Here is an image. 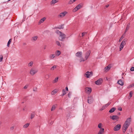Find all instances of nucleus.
Wrapping results in <instances>:
<instances>
[{"label":"nucleus","mask_w":134,"mask_h":134,"mask_svg":"<svg viewBox=\"0 0 134 134\" xmlns=\"http://www.w3.org/2000/svg\"><path fill=\"white\" fill-rule=\"evenodd\" d=\"M38 71V70L35 68H32L30 70V74L31 75L33 76Z\"/></svg>","instance_id":"1"},{"label":"nucleus","mask_w":134,"mask_h":134,"mask_svg":"<svg viewBox=\"0 0 134 134\" xmlns=\"http://www.w3.org/2000/svg\"><path fill=\"white\" fill-rule=\"evenodd\" d=\"M126 39H124L121 43L119 47L120 51H121L123 48L124 46L126 44Z\"/></svg>","instance_id":"2"},{"label":"nucleus","mask_w":134,"mask_h":134,"mask_svg":"<svg viewBox=\"0 0 134 134\" xmlns=\"http://www.w3.org/2000/svg\"><path fill=\"white\" fill-rule=\"evenodd\" d=\"M82 7V4H79L73 9L72 11L74 12H75L78 10L80 9Z\"/></svg>","instance_id":"3"},{"label":"nucleus","mask_w":134,"mask_h":134,"mask_svg":"<svg viewBox=\"0 0 134 134\" xmlns=\"http://www.w3.org/2000/svg\"><path fill=\"white\" fill-rule=\"evenodd\" d=\"M60 37L59 39L60 40L63 41L64 39L66 37V35L64 33H62L59 35Z\"/></svg>","instance_id":"4"},{"label":"nucleus","mask_w":134,"mask_h":134,"mask_svg":"<svg viewBox=\"0 0 134 134\" xmlns=\"http://www.w3.org/2000/svg\"><path fill=\"white\" fill-rule=\"evenodd\" d=\"M130 125L124 123L122 127L123 132L124 133Z\"/></svg>","instance_id":"5"},{"label":"nucleus","mask_w":134,"mask_h":134,"mask_svg":"<svg viewBox=\"0 0 134 134\" xmlns=\"http://www.w3.org/2000/svg\"><path fill=\"white\" fill-rule=\"evenodd\" d=\"M85 91L86 93L89 94L91 93L92 91L91 88L90 87H86L85 88Z\"/></svg>","instance_id":"6"},{"label":"nucleus","mask_w":134,"mask_h":134,"mask_svg":"<svg viewBox=\"0 0 134 134\" xmlns=\"http://www.w3.org/2000/svg\"><path fill=\"white\" fill-rule=\"evenodd\" d=\"M121 125L120 124H118L115 126L113 130L115 131H118L120 129Z\"/></svg>","instance_id":"7"},{"label":"nucleus","mask_w":134,"mask_h":134,"mask_svg":"<svg viewBox=\"0 0 134 134\" xmlns=\"http://www.w3.org/2000/svg\"><path fill=\"white\" fill-rule=\"evenodd\" d=\"M93 97L91 96L88 97V102L90 104H91L93 102Z\"/></svg>","instance_id":"8"},{"label":"nucleus","mask_w":134,"mask_h":134,"mask_svg":"<svg viewBox=\"0 0 134 134\" xmlns=\"http://www.w3.org/2000/svg\"><path fill=\"white\" fill-rule=\"evenodd\" d=\"M103 80L102 79L100 78L97 81H95V83L96 84L99 85L101 84Z\"/></svg>","instance_id":"9"},{"label":"nucleus","mask_w":134,"mask_h":134,"mask_svg":"<svg viewBox=\"0 0 134 134\" xmlns=\"http://www.w3.org/2000/svg\"><path fill=\"white\" fill-rule=\"evenodd\" d=\"M85 74L86 75V77L89 78V77L92 76L93 72H89L87 71L86 72Z\"/></svg>","instance_id":"10"},{"label":"nucleus","mask_w":134,"mask_h":134,"mask_svg":"<svg viewBox=\"0 0 134 134\" xmlns=\"http://www.w3.org/2000/svg\"><path fill=\"white\" fill-rule=\"evenodd\" d=\"M131 121V118H128L127 119L125 123V124H127L130 125V124Z\"/></svg>","instance_id":"11"},{"label":"nucleus","mask_w":134,"mask_h":134,"mask_svg":"<svg viewBox=\"0 0 134 134\" xmlns=\"http://www.w3.org/2000/svg\"><path fill=\"white\" fill-rule=\"evenodd\" d=\"M91 53V51H88L85 54V60L87 59L88 57L90 56V54Z\"/></svg>","instance_id":"12"},{"label":"nucleus","mask_w":134,"mask_h":134,"mask_svg":"<svg viewBox=\"0 0 134 134\" xmlns=\"http://www.w3.org/2000/svg\"><path fill=\"white\" fill-rule=\"evenodd\" d=\"M110 118L113 120H117L119 119V117L117 115H114L112 116H110Z\"/></svg>","instance_id":"13"},{"label":"nucleus","mask_w":134,"mask_h":134,"mask_svg":"<svg viewBox=\"0 0 134 134\" xmlns=\"http://www.w3.org/2000/svg\"><path fill=\"white\" fill-rule=\"evenodd\" d=\"M76 56L79 57L81 58L82 57V53L81 52H77L76 54Z\"/></svg>","instance_id":"14"},{"label":"nucleus","mask_w":134,"mask_h":134,"mask_svg":"<svg viewBox=\"0 0 134 134\" xmlns=\"http://www.w3.org/2000/svg\"><path fill=\"white\" fill-rule=\"evenodd\" d=\"M67 12L66 11H65L61 13L59 15V16L60 17L62 18L64 17L67 14Z\"/></svg>","instance_id":"15"},{"label":"nucleus","mask_w":134,"mask_h":134,"mask_svg":"<svg viewBox=\"0 0 134 134\" xmlns=\"http://www.w3.org/2000/svg\"><path fill=\"white\" fill-rule=\"evenodd\" d=\"M46 18L45 17H43L39 21V23L41 24V23H43L46 20Z\"/></svg>","instance_id":"16"},{"label":"nucleus","mask_w":134,"mask_h":134,"mask_svg":"<svg viewBox=\"0 0 134 134\" xmlns=\"http://www.w3.org/2000/svg\"><path fill=\"white\" fill-rule=\"evenodd\" d=\"M38 37L37 36H35L32 38L31 39V41H32L34 42L36 41Z\"/></svg>","instance_id":"17"},{"label":"nucleus","mask_w":134,"mask_h":134,"mask_svg":"<svg viewBox=\"0 0 134 134\" xmlns=\"http://www.w3.org/2000/svg\"><path fill=\"white\" fill-rule=\"evenodd\" d=\"M36 115V114L35 112H32L31 114V119H33L35 116Z\"/></svg>","instance_id":"18"},{"label":"nucleus","mask_w":134,"mask_h":134,"mask_svg":"<svg viewBox=\"0 0 134 134\" xmlns=\"http://www.w3.org/2000/svg\"><path fill=\"white\" fill-rule=\"evenodd\" d=\"M55 56V54H51L49 55V58L51 59H53Z\"/></svg>","instance_id":"19"},{"label":"nucleus","mask_w":134,"mask_h":134,"mask_svg":"<svg viewBox=\"0 0 134 134\" xmlns=\"http://www.w3.org/2000/svg\"><path fill=\"white\" fill-rule=\"evenodd\" d=\"M118 84L121 86L123 85H124V83L122 82L121 80H119L118 81Z\"/></svg>","instance_id":"20"},{"label":"nucleus","mask_w":134,"mask_h":134,"mask_svg":"<svg viewBox=\"0 0 134 134\" xmlns=\"http://www.w3.org/2000/svg\"><path fill=\"white\" fill-rule=\"evenodd\" d=\"M104 132V128L101 129L99 130V133L100 134H103Z\"/></svg>","instance_id":"21"},{"label":"nucleus","mask_w":134,"mask_h":134,"mask_svg":"<svg viewBox=\"0 0 134 134\" xmlns=\"http://www.w3.org/2000/svg\"><path fill=\"white\" fill-rule=\"evenodd\" d=\"M55 55L57 56H59L61 54L60 52L59 51H57L55 52Z\"/></svg>","instance_id":"22"},{"label":"nucleus","mask_w":134,"mask_h":134,"mask_svg":"<svg viewBox=\"0 0 134 134\" xmlns=\"http://www.w3.org/2000/svg\"><path fill=\"white\" fill-rule=\"evenodd\" d=\"M116 108H115L113 107L111 108L109 111V112L112 113L114 112Z\"/></svg>","instance_id":"23"},{"label":"nucleus","mask_w":134,"mask_h":134,"mask_svg":"<svg viewBox=\"0 0 134 134\" xmlns=\"http://www.w3.org/2000/svg\"><path fill=\"white\" fill-rule=\"evenodd\" d=\"M33 64V62L32 61H31L28 64V66L29 67H31L32 66Z\"/></svg>","instance_id":"24"},{"label":"nucleus","mask_w":134,"mask_h":134,"mask_svg":"<svg viewBox=\"0 0 134 134\" xmlns=\"http://www.w3.org/2000/svg\"><path fill=\"white\" fill-rule=\"evenodd\" d=\"M57 66V65H54L52 68H51L50 70L51 71H53L56 68Z\"/></svg>","instance_id":"25"},{"label":"nucleus","mask_w":134,"mask_h":134,"mask_svg":"<svg viewBox=\"0 0 134 134\" xmlns=\"http://www.w3.org/2000/svg\"><path fill=\"white\" fill-rule=\"evenodd\" d=\"M58 1L56 0H52L51 2V4H54L55 3L57 2Z\"/></svg>","instance_id":"26"},{"label":"nucleus","mask_w":134,"mask_h":134,"mask_svg":"<svg viewBox=\"0 0 134 134\" xmlns=\"http://www.w3.org/2000/svg\"><path fill=\"white\" fill-rule=\"evenodd\" d=\"M58 77H57L55 78L54 80H53L52 81V82L53 83H56L58 81Z\"/></svg>","instance_id":"27"},{"label":"nucleus","mask_w":134,"mask_h":134,"mask_svg":"<svg viewBox=\"0 0 134 134\" xmlns=\"http://www.w3.org/2000/svg\"><path fill=\"white\" fill-rule=\"evenodd\" d=\"M29 125L30 124L29 123L25 124L23 126V127L24 128H26L29 126Z\"/></svg>","instance_id":"28"},{"label":"nucleus","mask_w":134,"mask_h":134,"mask_svg":"<svg viewBox=\"0 0 134 134\" xmlns=\"http://www.w3.org/2000/svg\"><path fill=\"white\" fill-rule=\"evenodd\" d=\"M76 0H70L68 3V4H71L75 1Z\"/></svg>","instance_id":"29"},{"label":"nucleus","mask_w":134,"mask_h":134,"mask_svg":"<svg viewBox=\"0 0 134 134\" xmlns=\"http://www.w3.org/2000/svg\"><path fill=\"white\" fill-rule=\"evenodd\" d=\"M132 93H132V91H131L130 92V93H129V96L128 97V99H130V98L132 97Z\"/></svg>","instance_id":"30"},{"label":"nucleus","mask_w":134,"mask_h":134,"mask_svg":"<svg viewBox=\"0 0 134 134\" xmlns=\"http://www.w3.org/2000/svg\"><path fill=\"white\" fill-rule=\"evenodd\" d=\"M12 41V39H10L9 41H8L7 44V46L8 47H9V46L10 44V43H11Z\"/></svg>","instance_id":"31"},{"label":"nucleus","mask_w":134,"mask_h":134,"mask_svg":"<svg viewBox=\"0 0 134 134\" xmlns=\"http://www.w3.org/2000/svg\"><path fill=\"white\" fill-rule=\"evenodd\" d=\"M57 91H55V90H53L51 92V94L52 95H54L57 93Z\"/></svg>","instance_id":"32"},{"label":"nucleus","mask_w":134,"mask_h":134,"mask_svg":"<svg viewBox=\"0 0 134 134\" xmlns=\"http://www.w3.org/2000/svg\"><path fill=\"white\" fill-rule=\"evenodd\" d=\"M110 69V68L108 66H107L104 68V70L106 71H107Z\"/></svg>","instance_id":"33"},{"label":"nucleus","mask_w":134,"mask_h":134,"mask_svg":"<svg viewBox=\"0 0 134 134\" xmlns=\"http://www.w3.org/2000/svg\"><path fill=\"white\" fill-rule=\"evenodd\" d=\"M56 106L55 105H53L52 106V108L51 109V110L52 111L54 110Z\"/></svg>","instance_id":"34"},{"label":"nucleus","mask_w":134,"mask_h":134,"mask_svg":"<svg viewBox=\"0 0 134 134\" xmlns=\"http://www.w3.org/2000/svg\"><path fill=\"white\" fill-rule=\"evenodd\" d=\"M102 124L101 123H99L98 125V127L100 129H102Z\"/></svg>","instance_id":"35"},{"label":"nucleus","mask_w":134,"mask_h":134,"mask_svg":"<svg viewBox=\"0 0 134 134\" xmlns=\"http://www.w3.org/2000/svg\"><path fill=\"white\" fill-rule=\"evenodd\" d=\"M124 35L123 34L121 36V37H120V38L119 40V42H121V40H122V39L123 38H124V37L123 36Z\"/></svg>","instance_id":"36"},{"label":"nucleus","mask_w":134,"mask_h":134,"mask_svg":"<svg viewBox=\"0 0 134 134\" xmlns=\"http://www.w3.org/2000/svg\"><path fill=\"white\" fill-rule=\"evenodd\" d=\"M63 94L62 96H63L66 94V91L65 90L63 89L62 90Z\"/></svg>","instance_id":"37"},{"label":"nucleus","mask_w":134,"mask_h":134,"mask_svg":"<svg viewBox=\"0 0 134 134\" xmlns=\"http://www.w3.org/2000/svg\"><path fill=\"white\" fill-rule=\"evenodd\" d=\"M56 43L57 45L58 46L61 47V45L60 44L59 42L58 41H56Z\"/></svg>","instance_id":"38"},{"label":"nucleus","mask_w":134,"mask_h":134,"mask_svg":"<svg viewBox=\"0 0 134 134\" xmlns=\"http://www.w3.org/2000/svg\"><path fill=\"white\" fill-rule=\"evenodd\" d=\"M56 32L58 34L60 35L61 33H62V32H60L58 30H57L56 31Z\"/></svg>","instance_id":"39"},{"label":"nucleus","mask_w":134,"mask_h":134,"mask_svg":"<svg viewBox=\"0 0 134 134\" xmlns=\"http://www.w3.org/2000/svg\"><path fill=\"white\" fill-rule=\"evenodd\" d=\"M3 56L2 55H0V62H2L3 60Z\"/></svg>","instance_id":"40"},{"label":"nucleus","mask_w":134,"mask_h":134,"mask_svg":"<svg viewBox=\"0 0 134 134\" xmlns=\"http://www.w3.org/2000/svg\"><path fill=\"white\" fill-rule=\"evenodd\" d=\"M59 29H63L64 28L63 25H61L59 27L57 28Z\"/></svg>","instance_id":"41"},{"label":"nucleus","mask_w":134,"mask_h":134,"mask_svg":"<svg viewBox=\"0 0 134 134\" xmlns=\"http://www.w3.org/2000/svg\"><path fill=\"white\" fill-rule=\"evenodd\" d=\"M81 58V59L80 60V62H81L82 61H85V60H84V59H83V58H82V57Z\"/></svg>","instance_id":"42"},{"label":"nucleus","mask_w":134,"mask_h":134,"mask_svg":"<svg viewBox=\"0 0 134 134\" xmlns=\"http://www.w3.org/2000/svg\"><path fill=\"white\" fill-rule=\"evenodd\" d=\"M129 27L127 26L126 28V30L125 31V33H126V32H127V30H129Z\"/></svg>","instance_id":"43"},{"label":"nucleus","mask_w":134,"mask_h":134,"mask_svg":"<svg viewBox=\"0 0 134 134\" xmlns=\"http://www.w3.org/2000/svg\"><path fill=\"white\" fill-rule=\"evenodd\" d=\"M86 32H83L82 33V36L83 37L84 36L85 34H87Z\"/></svg>","instance_id":"44"},{"label":"nucleus","mask_w":134,"mask_h":134,"mask_svg":"<svg viewBox=\"0 0 134 134\" xmlns=\"http://www.w3.org/2000/svg\"><path fill=\"white\" fill-rule=\"evenodd\" d=\"M130 70L131 71H134V67H132L130 69Z\"/></svg>","instance_id":"45"},{"label":"nucleus","mask_w":134,"mask_h":134,"mask_svg":"<svg viewBox=\"0 0 134 134\" xmlns=\"http://www.w3.org/2000/svg\"><path fill=\"white\" fill-rule=\"evenodd\" d=\"M105 107L104 106H103L102 107V108L101 109H100V110H102L104 109L105 108Z\"/></svg>","instance_id":"46"},{"label":"nucleus","mask_w":134,"mask_h":134,"mask_svg":"<svg viewBox=\"0 0 134 134\" xmlns=\"http://www.w3.org/2000/svg\"><path fill=\"white\" fill-rule=\"evenodd\" d=\"M71 93L70 92H69V93L68 94V96L69 97H70L71 95Z\"/></svg>","instance_id":"47"},{"label":"nucleus","mask_w":134,"mask_h":134,"mask_svg":"<svg viewBox=\"0 0 134 134\" xmlns=\"http://www.w3.org/2000/svg\"><path fill=\"white\" fill-rule=\"evenodd\" d=\"M14 129V126H12L10 128V130H13Z\"/></svg>","instance_id":"48"},{"label":"nucleus","mask_w":134,"mask_h":134,"mask_svg":"<svg viewBox=\"0 0 134 134\" xmlns=\"http://www.w3.org/2000/svg\"><path fill=\"white\" fill-rule=\"evenodd\" d=\"M118 110L120 111H121L122 110V109L120 107L119 108H118Z\"/></svg>","instance_id":"49"},{"label":"nucleus","mask_w":134,"mask_h":134,"mask_svg":"<svg viewBox=\"0 0 134 134\" xmlns=\"http://www.w3.org/2000/svg\"><path fill=\"white\" fill-rule=\"evenodd\" d=\"M109 5L108 4H107L106 5L105 7V8H108L109 7Z\"/></svg>","instance_id":"50"},{"label":"nucleus","mask_w":134,"mask_h":134,"mask_svg":"<svg viewBox=\"0 0 134 134\" xmlns=\"http://www.w3.org/2000/svg\"><path fill=\"white\" fill-rule=\"evenodd\" d=\"M109 105V104H108L105 105V106H104L105 107H108V105Z\"/></svg>","instance_id":"51"},{"label":"nucleus","mask_w":134,"mask_h":134,"mask_svg":"<svg viewBox=\"0 0 134 134\" xmlns=\"http://www.w3.org/2000/svg\"><path fill=\"white\" fill-rule=\"evenodd\" d=\"M27 86H25L24 87V89H26L27 88Z\"/></svg>","instance_id":"52"},{"label":"nucleus","mask_w":134,"mask_h":134,"mask_svg":"<svg viewBox=\"0 0 134 134\" xmlns=\"http://www.w3.org/2000/svg\"><path fill=\"white\" fill-rule=\"evenodd\" d=\"M130 86L131 87H132L133 86H134V83L132 85H130Z\"/></svg>","instance_id":"53"},{"label":"nucleus","mask_w":134,"mask_h":134,"mask_svg":"<svg viewBox=\"0 0 134 134\" xmlns=\"http://www.w3.org/2000/svg\"><path fill=\"white\" fill-rule=\"evenodd\" d=\"M65 89L66 91H68V89L67 87H66L65 88Z\"/></svg>","instance_id":"54"},{"label":"nucleus","mask_w":134,"mask_h":134,"mask_svg":"<svg viewBox=\"0 0 134 134\" xmlns=\"http://www.w3.org/2000/svg\"><path fill=\"white\" fill-rule=\"evenodd\" d=\"M118 115H120V113H118Z\"/></svg>","instance_id":"55"},{"label":"nucleus","mask_w":134,"mask_h":134,"mask_svg":"<svg viewBox=\"0 0 134 134\" xmlns=\"http://www.w3.org/2000/svg\"><path fill=\"white\" fill-rule=\"evenodd\" d=\"M46 46H44V49H46Z\"/></svg>","instance_id":"56"},{"label":"nucleus","mask_w":134,"mask_h":134,"mask_svg":"<svg viewBox=\"0 0 134 134\" xmlns=\"http://www.w3.org/2000/svg\"><path fill=\"white\" fill-rule=\"evenodd\" d=\"M24 110H25L24 109H23V111H24Z\"/></svg>","instance_id":"57"},{"label":"nucleus","mask_w":134,"mask_h":134,"mask_svg":"<svg viewBox=\"0 0 134 134\" xmlns=\"http://www.w3.org/2000/svg\"><path fill=\"white\" fill-rule=\"evenodd\" d=\"M97 134H100V133H99L98 132V133Z\"/></svg>","instance_id":"58"},{"label":"nucleus","mask_w":134,"mask_h":134,"mask_svg":"<svg viewBox=\"0 0 134 134\" xmlns=\"http://www.w3.org/2000/svg\"><path fill=\"white\" fill-rule=\"evenodd\" d=\"M10 0H9L8 1H9Z\"/></svg>","instance_id":"59"},{"label":"nucleus","mask_w":134,"mask_h":134,"mask_svg":"<svg viewBox=\"0 0 134 134\" xmlns=\"http://www.w3.org/2000/svg\"><path fill=\"white\" fill-rule=\"evenodd\" d=\"M127 134H129V133H127Z\"/></svg>","instance_id":"60"}]
</instances>
